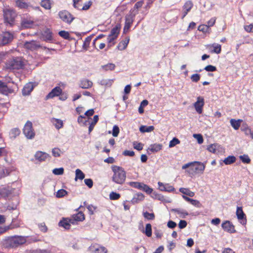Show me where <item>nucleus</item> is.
Masks as SVG:
<instances>
[{
	"instance_id": "obj_5",
	"label": "nucleus",
	"mask_w": 253,
	"mask_h": 253,
	"mask_svg": "<svg viewBox=\"0 0 253 253\" xmlns=\"http://www.w3.org/2000/svg\"><path fill=\"white\" fill-rule=\"evenodd\" d=\"M25 66V60L20 57H16L8 60L5 64V67L10 70H19L23 69Z\"/></svg>"
},
{
	"instance_id": "obj_29",
	"label": "nucleus",
	"mask_w": 253,
	"mask_h": 253,
	"mask_svg": "<svg viewBox=\"0 0 253 253\" xmlns=\"http://www.w3.org/2000/svg\"><path fill=\"white\" fill-rule=\"evenodd\" d=\"M51 4L50 0H42L41 2V6L46 10L51 8Z\"/></svg>"
},
{
	"instance_id": "obj_32",
	"label": "nucleus",
	"mask_w": 253,
	"mask_h": 253,
	"mask_svg": "<svg viewBox=\"0 0 253 253\" xmlns=\"http://www.w3.org/2000/svg\"><path fill=\"white\" fill-rule=\"evenodd\" d=\"M154 126H142L139 128V130L141 132H149L153 131L154 130Z\"/></svg>"
},
{
	"instance_id": "obj_3",
	"label": "nucleus",
	"mask_w": 253,
	"mask_h": 253,
	"mask_svg": "<svg viewBox=\"0 0 253 253\" xmlns=\"http://www.w3.org/2000/svg\"><path fill=\"white\" fill-rule=\"evenodd\" d=\"M111 169L113 172L112 181L118 184H123L126 177V173L124 169L121 167L113 165L111 166Z\"/></svg>"
},
{
	"instance_id": "obj_27",
	"label": "nucleus",
	"mask_w": 253,
	"mask_h": 253,
	"mask_svg": "<svg viewBox=\"0 0 253 253\" xmlns=\"http://www.w3.org/2000/svg\"><path fill=\"white\" fill-rule=\"evenodd\" d=\"M34 24V22L31 20L23 19L22 20L21 25L23 28H31Z\"/></svg>"
},
{
	"instance_id": "obj_43",
	"label": "nucleus",
	"mask_w": 253,
	"mask_h": 253,
	"mask_svg": "<svg viewBox=\"0 0 253 253\" xmlns=\"http://www.w3.org/2000/svg\"><path fill=\"white\" fill-rule=\"evenodd\" d=\"M16 4L18 7L21 8H26L28 7V4L24 2L23 0H17Z\"/></svg>"
},
{
	"instance_id": "obj_21",
	"label": "nucleus",
	"mask_w": 253,
	"mask_h": 253,
	"mask_svg": "<svg viewBox=\"0 0 253 253\" xmlns=\"http://www.w3.org/2000/svg\"><path fill=\"white\" fill-rule=\"evenodd\" d=\"M34 85L32 83L26 84L22 89V93L24 95H28L30 94L33 90Z\"/></svg>"
},
{
	"instance_id": "obj_4",
	"label": "nucleus",
	"mask_w": 253,
	"mask_h": 253,
	"mask_svg": "<svg viewBox=\"0 0 253 253\" xmlns=\"http://www.w3.org/2000/svg\"><path fill=\"white\" fill-rule=\"evenodd\" d=\"M26 242V238L22 236H14L9 237L4 241L6 248H16L24 244Z\"/></svg>"
},
{
	"instance_id": "obj_24",
	"label": "nucleus",
	"mask_w": 253,
	"mask_h": 253,
	"mask_svg": "<svg viewBox=\"0 0 253 253\" xmlns=\"http://www.w3.org/2000/svg\"><path fill=\"white\" fill-rule=\"evenodd\" d=\"M133 22V18L131 15H126L125 17V24L124 30L128 29L130 28Z\"/></svg>"
},
{
	"instance_id": "obj_50",
	"label": "nucleus",
	"mask_w": 253,
	"mask_h": 253,
	"mask_svg": "<svg viewBox=\"0 0 253 253\" xmlns=\"http://www.w3.org/2000/svg\"><path fill=\"white\" fill-rule=\"evenodd\" d=\"M142 183L139 182L131 181L128 183V184L133 188L140 190Z\"/></svg>"
},
{
	"instance_id": "obj_20",
	"label": "nucleus",
	"mask_w": 253,
	"mask_h": 253,
	"mask_svg": "<svg viewBox=\"0 0 253 253\" xmlns=\"http://www.w3.org/2000/svg\"><path fill=\"white\" fill-rule=\"evenodd\" d=\"M93 85V83L88 79H83L81 81L79 86L82 88L87 89L91 88Z\"/></svg>"
},
{
	"instance_id": "obj_14",
	"label": "nucleus",
	"mask_w": 253,
	"mask_h": 253,
	"mask_svg": "<svg viewBox=\"0 0 253 253\" xmlns=\"http://www.w3.org/2000/svg\"><path fill=\"white\" fill-rule=\"evenodd\" d=\"M89 250L94 253H107V250L106 248L96 244H92L89 247Z\"/></svg>"
},
{
	"instance_id": "obj_7",
	"label": "nucleus",
	"mask_w": 253,
	"mask_h": 253,
	"mask_svg": "<svg viewBox=\"0 0 253 253\" xmlns=\"http://www.w3.org/2000/svg\"><path fill=\"white\" fill-rule=\"evenodd\" d=\"M14 39V33L9 31L3 32L0 37V43L4 45L11 42Z\"/></svg>"
},
{
	"instance_id": "obj_35",
	"label": "nucleus",
	"mask_w": 253,
	"mask_h": 253,
	"mask_svg": "<svg viewBox=\"0 0 253 253\" xmlns=\"http://www.w3.org/2000/svg\"><path fill=\"white\" fill-rule=\"evenodd\" d=\"M140 190L145 192L148 194H150L153 191L152 188L143 183H142Z\"/></svg>"
},
{
	"instance_id": "obj_15",
	"label": "nucleus",
	"mask_w": 253,
	"mask_h": 253,
	"mask_svg": "<svg viewBox=\"0 0 253 253\" xmlns=\"http://www.w3.org/2000/svg\"><path fill=\"white\" fill-rule=\"evenodd\" d=\"M85 219L84 214L82 211H79L76 214H74L70 218L71 224H75L76 222L83 221Z\"/></svg>"
},
{
	"instance_id": "obj_16",
	"label": "nucleus",
	"mask_w": 253,
	"mask_h": 253,
	"mask_svg": "<svg viewBox=\"0 0 253 253\" xmlns=\"http://www.w3.org/2000/svg\"><path fill=\"white\" fill-rule=\"evenodd\" d=\"M238 220L243 225H245L247 222L246 215L243 211L241 207H238Z\"/></svg>"
},
{
	"instance_id": "obj_8",
	"label": "nucleus",
	"mask_w": 253,
	"mask_h": 253,
	"mask_svg": "<svg viewBox=\"0 0 253 253\" xmlns=\"http://www.w3.org/2000/svg\"><path fill=\"white\" fill-rule=\"evenodd\" d=\"M23 131L25 136L28 139H32L35 135V133L32 126V123L30 121H27L25 124Z\"/></svg>"
},
{
	"instance_id": "obj_45",
	"label": "nucleus",
	"mask_w": 253,
	"mask_h": 253,
	"mask_svg": "<svg viewBox=\"0 0 253 253\" xmlns=\"http://www.w3.org/2000/svg\"><path fill=\"white\" fill-rule=\"evenodd\" d=\"M143 215L144 218L148 220H153L155 218L154 213H149L147 211H145L143 213Z\"/></svg>"
},
{
	"instance_id": "obj_31",
	"label": "nucleus",
	"mask_w": 253,
	"mask_h": 253,
	"mask_svg": "<svg viewBox=\"0 0 253 253\" xmlns=\"http://www.w3.org/2000/svg\"><path fill=\"white\" fill-rule=\"evenodd\" d=\"M236 161V157L234 156H229L224 160L223 162L225 165H228L235 163Z\"/></svg>"
},
{
	"instance_id": "obj_26",
	"label": "nucleus",
	"mask_w": 253,
	"mask_h": 253,
	"mask_svg": "<svg viewBox=\"0 0 253 253\" xmlns=\"http://www.w3.org/2000/svg\"><path fill=\"white\" fill-rule=\"evenodd\" d=\"M163 146L161 144L155 143L150 145L148 149L152 152H157L162 149Z\"/></svg>"
},
{
	"instance_id": "obj_28",
	"label": "nucleus",
	"mask_w": 253,
	"mask_h": 253,
	"mask_svg": "<svg viewBox=\"0 0 253 253\" xmlns=\"http://www.w3.org/2000/svg\"><path fill=\"white\" fill-rule=\"evenodd\" d=\"M240 130L247 136H250L251 134V129L246 124H243L241 126Z\"/></svg>"
},
{
	"instance_id": "obj_38",
	"label": "nucleus",
	"mask_w": 253,
	"mask_h": 253,
	"mask_svg": "<svg viewBox=\"0 0 253 253\" xmlns=\"http://www.w3.org/2000/svg\"><path fill=\"white\" fill-rule=\"evenodd\" d=\"M144 199V196L142 193H138L132 199L133 203H137L138 201H142Z\"/></svg>"
},
{
	"instance_id": "obj_6",
	"label": "nucleus",
	"mask_w": 253,
	"mask_h": 253,
	"mask_svg": "<svg viewBox=\"0 0 253 253\" xmlns=\"http://www.w3.org/2000/svg\"><path fill=\"white\" fill-rule=\"evenodd\" d=\"M121 28V25L117 24L111 29L110 33L107 37L108 47H111L112 45H115L116 43L115 41L117 40L120 34Z\"/></svg>"
},
{
	"instance_id": "obj_53",
	"label": "nucleus",
	"mask_w": 253,
	"mask_h": 253,
	"mask_svg": "<svg viewBox=\"0 0 253 253\" xmlns=\"http://www.w3.org/2000/svg\"><path fill=\"white\" fill-rule=\"evenodd\" d=\"M109 197L112 200H117L121 197V195L120 194L116 192H112L110 194Z\"/></svg>"
},
{
	"instance_id": "obj_57",
	"label": "nucleus",
	"mask_w": 253,
	"mask_h": 253,
	"mask_svg": "<svg viewBox=\"0 0 253 253\" xmlns=\"http://www.w3.org/2000/svg\"><path fill=\"white\" fill-rule=\"evenodd\" d=\"M67 195V192L63 189H60L57 191L56 193V197L57 198H61Z\"/></svg>"
},
{
	"instance_id": "obj_11",
	"label": "nucleus",
	"mask_w": 253,
	"mask_h": 253,
	"mask_svg": "<svg viewBox=\"0 0 253 253\" xmlns=\"http://www.w3.org/2000/svg\"><path fill=\"white\" fill-rule=\"evenodd\" d=\"M81 0H73V5L74 7L82 10H86L90 8L92 4V2L91 1H88L84 3L82 7H81V5L80 4Z\"/></svg>"
},
{
	"instance_id": "obj_19",
	"label": "nucleus",
	"mask_w": 253,
	"mask_h": 253,
	"mask_svg": "<svg viewBox=\"0 0 253 253\" xmlns=\"http://www.w3.org/2000/svg\"><path fill=\"white\" fill-rule=\"evenodd\" d=\"M0 92L5 95L11 93L13 92V90L7 87L5 83L0 81Z\"/></svg>"
},
{
	"instance_id": "obj_60",
	"label": "nucleus",
	"mask_w": 253,
	"mask_h": 253,
	"mask_svg": "<svg viewBox=\"0 0 253 253\" xmlns=\"http://www.w3.org/2000/svg\"><path fill=\"white\" fill-rule=\"evenodd\" d=\"M200 75L194 74L191 76V80L193 82L197 83L200 80Z\"/></svg>"
},
{
	"instance_id": "obj_34",
	"label": "nucleus",
	"mask_w": 253,
	"mask_h": 253,
	"mask_svg": "<svg viewBox=\"0 0 253 253\" xmlns=\"http://www.w3.org/2000/svg\"><path fill=\"white\" fill-rule=\"evenodd\" d=\"M219 147L220 146L217 144H213L209 145L207 148V150L211 153L216 154L217 150Z\"/></svg>"
},
{
	"instance_id": "obj_51",
	"label": "nucleus",
	"mask_w": 253,
	"mask_h": 253,
	"mask_svg": "<svg viewBox=\"0 0 253 253\" xmlns=\"http://www.w3.org/2000/svg\"><path fill=\"white\" fill-rule=\"evenodd\" d=\"M180 142V140L174 137L169 143V147L171 148L175 146L176 145L179 144Z\"/></svg>"
},
{
	"instance_id": "obj_52",
	"label": "nucleus",
	"mask_w": 253,
	"mask_h": 253,
	"mask_svg": "<svg viewBox=\"0 0 253 253\" xmlns=\"http://www.w3.org/2000/svg\"><path fill=\"white\" fill-rule=\"evenodd\" d=\"M172 211L174 212L177 213L178 214L183 215L184 216L187 215L188 214V213L186 211H185L183 210H181V209H173Z\"/></svg>"
},
{
	"instance_id": "obj_56",
	"label": "nucleus",
	"mask_w": 253,
	"mask_h": 253,
	"mask_svg": "<svg viewBox=\"0 0 253 253\" xmlns=\"http://www.w3.org/2000/svg\"><path fill=\"white\" fill-rule=\"evenodd\" d=\"M59 35L62 38L66 40H68L70 38L69 33L65 31H61L59 32Z\"/></svg>"
},
{
	"instance_id": "obj_25",
	"label": "nucleus",
	"mask_w": 253,
	"mask_h": 253,
	"mask_svg": "<svg viewBox=\"0 0 253 253\" xmlns=\"http://www.w3.org/2000/svg\"><path fill=\"white\" fill-rule=\"evenodd\" d=\"M129 41V39L128 38H126L125 40L122 41L119 43L117 48L120 50L125 49L128 45Z\"/></svg>"
},
{
	"instance_id": "obj_46",
	"label": "nucleus",
	"mask_w": 253,
	"mask_h": 253,
	"mask_svg": "<svg viewBox=\"0 0 253 253\" xmlns=\"http://www.w3.org/2000/svg\"><path fill=\"white\" fill-rule=\"evenodd\" d=\"M212 46L213 47V49L211 51L212 52L217 54H219L221 52V46L220 44L214 43Z\"/></svg>"
},
{
	"instance_id": "obj_2",
	"label": "nucleus",
	"mask_w": 253,
	"mask_h": 253,
	"mask_svg": "<svg viewBox=\"0 0 253 253\" xmlns=\"http://www.w3.org/2000/svg\"><path fill=\"white\" fill-rule=\"evenodd\" d=\"M2 16L5 25L12 27L15 24L18 14L14 9L7 6L3 8Z\"/></svg>"
},
{
	"instance_id": "obj_10",
	"label": "nucleus",
	"mask_w": 253,
	"mask_h": 253,
	"mask_svg": "<svg viewBox=\"0 0 253 253\" xmlns=\"http://www.w3.org/2000/svg\"><path fill=\"white\" fill-rule=\"evenodd\" d=\"M23 47L25 49L31 51L36 50L42 47L39 42L34 40L24 42Z\"/></svg>"
},
{
	"instance_id": "obj_22",
	"label": "nucleus",
	"mask_w": 253,
	"mask_h": 253,
	"mask_svg": "<svg viewBox=\"0 0 253 253\" xmlns=\"http://www.w3.org/2000/svg\"><path fill=\"white\" fill-rule=\"evenodd\" d=\"M49 157L48 154L42 151L37 152L35 155L36 159L40 161H44Z\"/></svg>"
},
{
	"instance_id": "obj_64",
	"label": "nucleus",
	"mask_w": 253,
	"mask_h": 253,
	"mask_svg": "<svg viewBox=\"0 0 253 253\" xmlns=\"http://www.w3.org/2000/svg\"><path fill=\"white\" fill-rule=\"evenodd\" d=\"M120 132L119 128L117 126H114L113 128L112 135L114 137H117Z\"/></svg>"
},
{
	"instance_id": "obj_63",
	"label": "nucleus",
	"mask_w": 253,
	"mask_h": 253,
	"mask_svg": "<svg viewBox=\"0 0 253 253\" xmlns=\"http://www.w3.org/2000/svg\"><path fill=\"white\" fill-rule=\"evenodd\" d=\"M133 147L134 149L140 151L143 149V145L141 143H137L136 142H134L133 143Z\"/></svg>"
},
{
	"instance_id": "obj_44",
	"label": "nucleus",
	"mask_w": 253,
	"mask_h": 253,
	"mask_svg": "<svg viewBox=\"0 0 253 253\" xmlns=\"http://www.w3.org/2000/svg\"><path fill=\"white\" fill-rule=\"evenodd\" d=\"M240 160L244 164H249L251 162V159L248 155L244 154L239 157Z\"/></svg>"
},
{
	"instance_id": "obj_47",
	"label": "nucleus",
	"mask_w": 253,
	"mask_h": 253,
	"mask_svg": "<svg viewBox=\"0 0 253 253\" xmlns=\"http://www.w3.org/2000/svg\"><path fill=\"white\" fill-rule=\"evenodd\" d=\"M53 123L57 129H59L63 126V122L61 120L54 119H53Z\"/></svg>"
},
{
	"instance_id": "obj_55",
	"label": "nucleus",
	"mask_w": 253,
	"mask_h": 253,
	"mask_svg": "<svg viewBox=\"0 0 253 253\" xmlns=\"http://www.w3.org/2000/svg\"><path fill=\"white\" fill-rule=\"evenodd\" d=\"M86 117L84 115H80L78 118V123L80 125H86Z\"/></svg>"
},
{
	"instance_id": "obj_12",
	"label": "nucleus",
	"mask_w": 253,
	"mask_h": 253,
	"mask_svg": "<svg viewBox=\"0 0 253 253\" xmlns=\"http://www.w3.org/2000/svg\"><path fill=\"white\" fill-rule=\"evenodd\" d=\"M204 99L203 97L199 96L197 98V101L194 103V106L196 111L199 114H202L203 112V108L204 106Z\"/></svg>"
},
{
	"instance_id": "obj_37",
	"label": "nucleus",
	"mask_w": 253,
	"mask_h": 253,
	"mask_svg": "<svg viewBox=\"0 0 253 253\" xmlns=\"http://www.w3.org/2000/svg\"><path fill=\"white\" fill-rule=\"evenodd\" d=\"M193 6V3L191 0L186 1L183 6V10L189 12Z\"/></svg>"
},
{
	"instance_id": "obj_36",
	"label": "nucleus",
	"mask_w": 253,
	"mask_h": 253,
	"mask_svg": "<svg viewBox=\"0 0 253 253\" xmlns=\"http://www.w3.org/2000/svg\"><path fill=\"white\" fill-rule=\"evenodd\" d=\"M198 30L204 33H209L211 29L210 28H209V26H207V25L205 24H202L199 26Z\"/></svg>"
},
{
	"instance_id": "obj_9",
	"label": "nucleus",
	"mask_w": 253,
	"mask_h": 253,
	"mask_svg": "<svg viewBox=\"0 0 253 253\" xmlns=\"http://www.w3.org/2000/svg\"><path fill=\"white\" fill-rule=\"evenodd\" d=\"M59 18L64 22L71 24L74 19L73 15L67 10H61L58 13Z\"/></svg>"
},
{
	"instance_id": "obj_33",
	"label": "nucleus",
	"mask_w": 253,
	"mask_h": 253,
	"mask_svg": "<svg viewBox=\"0 0 253 253\" xmlns=\"http://www.w3.org/2000/svg\"><path fill=\"white\" fill-rule=\"evenodd\" d=\"M76 176L75 178V180L77 181L78 179L83 180L84 177L85 175L83 173V172L80 169H77L76 170Z\"/></svg>"
},
{
	"instance_id": "obj_49",
	"label": "nucleus",
	"mask_w": 253,
	"mask_h": 253,
	"mask_svg": "<svg viewBox=\"0 0 253 253\" xmlns=\"http://www.w3.org/2000/svg\"><path fill=\"white\" fill-rule=\"evenodd\" d=\"M91 40V38L90 37H87L85 39L83 45V48H84L85 50L87 49L88 47H89Z\"/></svg>"
},
{
	"instance_id": "obj_39",
	"label": "nucleus",
	"mask_w": 253,
	"mask_h": 253,
	"mask_svg": "<svg viewBox=\"0 0 253 253\" xmlns=\"http://www.w3.org/2000/svg\"><path fill=\"white\" fill-rule=\"evenodd\" d=\"M98 120H99V118H98V115L94 116L93 119V121L90 124L89 127H88V131L89 133L93 130L94 126L97 123Z\"/></svg>"
},
{
	"instance_id": "obj_62",
	"label": "nucleus",
	"mask_w": 253,
	"mask_h": 253,
	"mask_svg": "<svg viewBox=\"0 0 253 253\" xmlns=\"http://www.w3.org/2000/svg\"><path fill=\"white\" fill-rule=\"evenodd\" d=\"M85 184L88 186L89 188H91L93 186V181L91 178H86L84 180Z\"/></svg>"
},
{
	"instance_id": "obj_48",
	"label": "nucleus",
	"mask_w": 253,
	"mask_h": 253,
	"mask_svg": "<svg viewBox=\"0 0 253 253\" xmlns=\"http://www.w3.org/2000/svg\"><path fill=\"white\" fill-rule=\"evenodd\" d=\"M10 170L8 169H2L0 171V178H3L8 175L10 173Z\"/></svg>"
},
{
	"instance_id": "obj_42",
	"label": "nucleus",
	"mask_w": 253,
	"mask_h": 253,
	"mask_svg": "<svg viewBox=\"0 0 253 253\" xmlns=\"http://www.w3.org/2000/svg\"><path fill=\"white\" fill-rule=\"evenodd\" d=\"M115 65L113 63H108L106 65H103L102 66V69L106 71H112L114 70L115 68Z\"/></svg>"
},
{
	"instance_id": "obj_59",
	"label": "nucleus",
	"mask_w": 253,
	"mask_h": 253,
	"mask_svg": "<svg viewBox=\"0 0 253 253\" xmlns=\"http://www.w3.org/2000/svg\"><path fill=\"white\" fill-rule=\"evenodd\" d=\"M52 172L55 175H62L64 173V169L63 168L54 169L52 170Z\"/></svg>"
},
{
	"instance_id": "obj_18",
	"label": "nucleus",
	"mask_w": 253,
	"mask_h": 253,
	"mask_svg": "<svg viewBox=\"0 0 253 253\" xmlns=\"http://www.w3.org/2000/svg\"><path fill=\"white\" fill-rule=\"evenodd\" d=\"M221 226L223 229L226 231L231 233L235 231L234 226L229 221H226L223 222Z\"/></svg>"
},
{
	"instance_id": "obj_41",
	"label": "nucleus",
	"mask_w": 253,
	"mask_h": 253,
	"mask_svg": "<svg viewBox=\"0 0 253 253\" xmlns=\"http://www.w3.org/2000/svg\"><path fill=\"white\" fill-rule=\"evenodd\" d=\"M20 134V130L18 128H14L10 130L11 137L15 138Z\"/></svg>"
},
{
	"instance_id": "obj_23",
	"label": "nucleus",
	"mask_w": 253,
	"mask_h": 253,
	"mask_svg": "<svg viewBox=\"0 0 253 253\" xmlns=\"http://www.w3.org/2000/svg\"><path fill=\"white\" fill-rule=\"evenodd\" d=\"M70 219L63 218L59 222V226L64 227L66 229H69L71 227Z\"/></svg>"
},
{
	"instance_id": "obj_54",
	"label": "nucleus",
	"mask_w": 253,
	"mask_h": 253,
	"mask_svg": "<svg viewBox=\"0 0 253 253\" xmlns=\"http://www.w3.org/2000/svg\"><path fill=\"white\" fill-rule=\"evenodd\" d=\"M9 191L6 188H2L0 189V198L7 197L9 194Z\"/></svg>"
},
{
	"instance_id": "obj_1",
	"label": "nucleus",
	"mask_w": 253,
	"mask_h": 253,
	"mask_svg": "<svg viewBox=\"0 0 253 253\" xmlns=\"http://www.w3.org/2000/svg\"><path fill=\"white\" fill-rule=\"evenodd\" d=\"M206 168V165L199 161H194L182 166L183 169H186L189 176L193 177L198 174H203Z\"/></svg>"
},
{
	"instance_id": "obj_40",
	"label": "nucleus",
	"mask_w": 253,
	"mask_h": 253,
	"mask_svg": "<svg viewBox=\"0 0 253 253\" xmlns=\"http://www.w3.org/2000/svg\"><path fill=\"white\" fill-rule=\"evenodd\" d=\"M144 233L145 235L148 237H150L152 236V226L150 223L146 224Z\"/></svg>"
},
{
	"instance_id": "obj_13",
	"label": "nucleus",
	"mask_w": 253,
	"mask_h": 253,
	"mask_svg": "<svg viewBox=\"0 0 253 253\" xmlns=\"http://www.w3.org/2000/svg\"><path fill=\"white\" fill-rule=\"evenodd\" d=\"M62 90L59 86H56L46 96L45 100L53 98L54 97L59 96L61 94Z\"/></svg>"
},
{
	"instance_id": "obj_17",
	"label": "nucleus",
	"mask_w": 253,
	"mask_h": 253,
	"mask_svg": "<svg viewBox=\"0 0 253 253\" xmlns=\"http://www.w3.org/2000/svg\"><path fill=\"white\" fill-rule=\"evenodd\" d=\"M42 36L44 41H51L53 40L52 32L49 28H46L42 32Z\"/></svg>"
},
{
	"instance_id": "obj_61",
	"label": "nucleus",
	"mask_w": 253,
	"mask_h": 253,
	"mask_svg": "<svg viewBox=\"0 0 253 253\" xmlns=\"http://www.w3.org/2000/svg\"><path fill=\"white\" fill-rule=\"evenodd\" d=\"M60 150L58 148H54L52 149V153L54 157H57L60 156Z\"/></svg>"
},
{
	"instance_id": "obj_30",
	"label": "nucleus",
	"mask_w": 253,
	"mask_h": 253,
	"mask_svg": "<svg viewBox=\"0 0 253 253\" xmlns=\"http://www.w3.org/2000/svg\"><path fill=\"white\" fill-rule=\"evenodd\" d=\"M179 191L182 194L187 195L191 197H194L195 195L194 192L191 191L190 189L188 188H180L179 189Z\"/></svg>"
},
{
	"instance_id": "obj_58",
	"label": "nucleus",
	"mask_w": 253,
	"mask_h": 253,
	"mask_svg": "<svg viewBox=\"0 0 253 253\" xmlns=\"http://www.w3.org/2000/svg\"><path fill=\"white\" fill-rule=\"evenodd\" d=\"M38 227L40 229V231L46 233L48 230V228L46 226L44 222H42L38 224Z\"/></svg>"
}]
</instances>
